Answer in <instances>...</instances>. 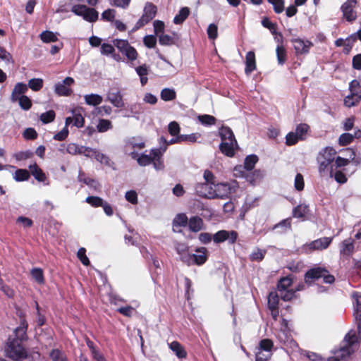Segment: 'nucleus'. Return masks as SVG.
<instances>
[{
	"label": "nucleus",
	"mask_w": 361,
	"mask_h": 361,
	"mask_svg": "<svg viewBox=\"0 0 361 361\" xmlns=\"http://www.w3.org/2000/svg\"><path fill=\"white\" fill-rule=\"evenodd\" d=\"M319 164V173L322 177L333 178L334 163L326 162V161H317Z\"/></svg>",
	"instance_id": "obj_18"
},
{
	"label": "nucleus",
	"mask_w": 361,
	"mask_h": 361,
	"mask_svg": "<svg viewBox=\"0 0 361 361\" xmlns=\"http://www.w3.org/2000/svg\"><path fill=\"white\" fill-rule=\"evenodd\" d=\"M72 118V123L74 126L77 128H82L84 126V118L80 114L77 113L75 111H73V116Z\"/></svg>",
	"instance_id": "obj_49"
},
{
	"label": "nucleus",
	"mask_w": 361,
	"mask_h": 361,
	"mask_svg": "<svg viewBox=\"0 0 361 361\" xmlns=\"http://www.w3.org/2000/svg\"><path fill=\"white\" fill-rule=\"evenodd\" d=\"M292 285V279L290 277H283L278 283V291L286 290Z\"/></svg>",
	"instance_id": "obj_52"
},
{
	"label": "nucleus",
	"mask_w": 361,
	"mask_h": 361,
	"mask_svg": "<svg viewBox=\"0 0 361 361\" xmlns=\"http://www.w3.org/2000/svg\"><path fill=\"white\" fill-rule=\"evenodd\" d=\"M27 86L26 84L23 82H18L11 93V102H15L18 101L22 95V94L25 93L27 91Z\"/></svg>",
	"instance_id": "obj_25"
},
{
	"label": "nucleus",
	"mask_w": 361,
	"mask_h": 361,
	"mask_svg": "<svg viewBox=\"0 0 361 361\" xmlns=\"http://www.w3.org/2000/svg\"><path fill=\"white\" fill-rule=\"evenodd\" d=\"M203 221L201 218L198 216H193L189 219L188 226L190 231L193 232H198L202 228Z\"/></svg>",
	"instance_id": "obj_29"
},
{
	"label": "nucleus",
	"mask_w": 361,
	"mask_h": 361,
	"mask_svg": "<svg viewBox=\"0 0 361 361\" xmlns=\"http://www.w3.org/2000/svg\"><path fill=\"white\" fill-rule=\"evenodd\" d=\"M237 147L238 143L236 140H231L229 141V143H227V141H222L219 145L221 152L230 157L234 155L235 150Z\"/></svg>",
	"instance_id": "obj_20"
},
{
	"label": "nucleus",
	"mask_w": 361,
	"mask_h": 361,
	"mask_svg": "<svg viewBox=\"0 0 361 361\" xmlns=\"http://www.w3.org/2000/svg\"><path fill=\"white\" fill-rule=\"evenodd\" d=\"M197 254L185 255L181 257V260L188 265L195 264L202 265L205 263L207 259V250L205 247H200L196 250Z\"/></svg>",
	"instance_id": "obj_5"
},
{
	"label": "nucleus",
	"mask_w": 361,
	"mask_h": 361,
	"mask_svg": "<svg viewBox=\"0 0 361 361\" xmlns=\"http://www.w3.org/2000/svg\"><path fill=\"white\" fill-rule=\"evenodd\" d=\"M49 357L51 361H67L65 353L59 349L52 350L49 354Z\"/></svg>",
	"instance_id": "obj_40"
},
{
	"label": "nucleus",
	"mask_w": 361,
	"mask_h": 361,
	"mask_svg": "<svg viewBox=\"0 0 361 361\" xmlns=\"http://www.w3.org/2000/svg\"><path fill=\"white\" fill-rule=\"evenodd\" d=\"M189 13L190 11L188 8H182L179 11V13L174 17L173 23L175 24L182 23L187 18Z\"/></svg>",
	"instance_id": "obj_37"
},
{
	"label": "nucleus",
	"mask_w": 361,
	"mask_h": 361,
	"mask_svg": "<svg viewBox=\"0 0 361 361\" xmlns=\"http://www.w3.org/2000/svg\"><path fill=\"white\" fill-rule=\"evenodd\" d=\"M299 140L300 139L294 132H290L286 136V144L288 146H291L295 145Z\"/></svg>",
	"instance_id": "obj_62"
},
{
	"label": "nucleus",
	"mask_w": 361,
	"mask_h": 361,
	"mask_svg": "<svg viewBox=\"0 0 361 361\" xmlns=\"http://www.w3.org/2000/svg\"><path fill=\"white\" fill-rule=\"evenodd\" d=\"M152 161L153 155L152 154V152H150V154H142L137 159L138 164L142 166L149 165L152 163Z\"/></svg>",
	"instance_id": "obj_46"
},
{
	"label": "nucleus",
	"mask_w": 361,
	"mask_h": 361,
	"mask_svg": "<svg viewBox=\"0 0 361 361\" xmlns=\"http://www.w3.org/2000/svg\"><path fill=\"white\" fill-rule=\"evenodd\" d=\"M86 202L94 207H102L103 205V200L97 196H89L86 198Z\"/></svg>",
	"instance_id": "obj_56"
},
{
	"label": "nucleus",
	"mask_w": 361,
	"mask_h": 361,
	"mask_svg": "<svg viewBox=\"0 0 361 361\" xmlns=\"http://www.w3.org/2000/svg\"><path fill=\"white\" fill-rule=\"evenodd\" d=\"M219 135L222 141L236 140L231 129L226 126H223L219 129Z\"/></svg>",
	"instance_id": "obj_31"
},
{
	"label": "nucleus",
	"mask_w": 361,
	"mask_h": 361,
	"mask_svg": "<svg viewBox=\"0 0 361 361\" xmlns=\"http://www.w3.org/2000/svg\"><path fill=\"white\" fill-rule=\"evenodd\" d=\"M198 120L202 125L204 126L214 125L216 122L215 117L207 114L199 116Z\"/></svg>",
	"instance_id": "obj_53"
},
{
	"label": "nucleus",
	"mask_w": 361,
	"mask_h": 361,
	"mask_svg": "<svg viewBox=\"0 0 361 361\" xmlns=\"http://www.w3.org/2000/svg\"><path fill=\"white\" fill-rule=\"evenodd\" d=\"M27 328V322L23 319L20 322V325L17 327L14 331V338L10 337L11 339L18 340V342H21L26 339V331Z\"/></svg>",
	"instance_id": "obj_22"
},
{
	"label": "nucleus",
	"mask_w": 361,
	"mask_h": 361,
	"mask_svg": "<svg viewBox=\"0 0 361 361\" xmlns=\"http://www.w3.org/2000/svg\"><path fill=\"white\" fill-rule=\"evenodd\" d=\"M258 158L256 155L252 154L247 156L244 162V167L247 171H250L254 169L255 164L257 162Z\"/></svg>",
	"instance_id": "obj_48"
},
{
	"label": "nucleus",
	"mask_w": 361,
	"mask_h": 361,
	"mask_svg": "<svg viewBox=\"0 0 361 361\" xmlns=\"http://www.w3.org/2000/svg\"><path fill=\"white\" fill-rule=\"evenodd\" d=\"M74 83L73 78L66 77L62 82L55 85V92L59 96H69L72 93V90L68 87Z\"/></svg>",
	"instance_id": "obj_13"
},
{
	"label": "nucleus",
	"mask_w": 361,
	"mask_h": 361,
	"mask_svg": "<svg viewBox=\"0 0 361 361\" xmlns=\"http://www.w3.org/2000/svg\"><path fill=\"white\" fill-rule=\"evenodd\" d=\"M5 355L14 361H19L27 357V353L18 340L8 338L5 346Z\"/></svg>",
	"instance_id": "obj_1"
},
{
	"label": "nucleus",
	"mask_w": 361,
	"mask_h": 361,
	"mask_svg": "<svg viewBox=\"0 0 361 361\" xmlns=\"http://www.w3.org/2000/svg\"><path fill=\"white\" fill-rule=\"evenodd\" d=\"M308 212V206L305 204H301L293 209V216L295 218H304Z\"/></svg>",
	"instance_id": "obj_32"
},
{
	"label": "nucleus",
	"mask_w": 361,
	"mask_h": 361,
	"mask_svg": "<svg viewBox=\"0 0 361 361\" xmlns=\"http://www.w3.org/2000/svg\"><path fill=\"white\" fill-rule=\"evenodd\" d=\"M350 94L356 97V99H361V85L357 80L351 81L349 85Z\"/></svg>",
	"instance_id": "obj_33"
},
{
	"label": "nucleus",
	"mask_w": 361,
	"mask_h": 361,
	"mask_svg": "<svg viewBox=\"0 0 361 361\" xmlns=\"http://www.w3.org/2000/svg\"><path fill=\"white\" fill-rule=\"evenodd\" d=\"M160 97L165 102L172 101L176 99V93L173 89L164 88L161 90Z\"/></svg>",
	"instance_id": "obj_35"
},
{
	"label": "nucleus",
	"mask_w": 361,
	"mask_h": 361,
	"mask_svg": "<svg viewBox=\"0 0 361 361\" xmlns=\"http://www.w3.org/2000/svg\"><path fill=\"white\" fill-rule=\"evenodd\" d=\"M280 298L284 301H289L295 297V290L289 289L286 290L279 291Z\"/></svg>",
	"instance_id": "obj_58"
},
{
	"label": "nucleus",
	"mask_w": 361,
	"mask_h": 361,
	"mask_svg": "<svg viewBox=\"0 0 361 361\" xmlns=\"http://www.w3.org/2000/svg\"><path fill=\"white\" fill-rule=\"evenodd\" d=\"M30 274L33 279L39 284L44 283L43 271L40 268H34L30 271Z\"/></svg>",
	"instance_id": "obj_39"
},
{
	"label": "nucleus",
	"mask_w": 361,
	"mask_h": 361,
	"mask_svg": "<svg viewBox=\"0 0 361 361\" xmlns=\"http://www.w3.org/2000/svg\"><path fill=\"white\" fill-rule=\"evenodd\" d=\"M112 128V124L110 121L101 119L97 125L99 132H106Z\"/></svg>",
	"instance_id": "obj_61"
},
{
	"label": "nucleus",
	"mask_w": 361,
	"mask_h": 361,
	"mask_svg": "<svg viewBox=\"0 0 361 361\" xmlns=\"http://www.w3.org/2000/svg\"><path fill=\"white\" fill-rule=\"evenodd\" d=\"M355 301V318L357 326L358 334H361V294L355 293L353 294Z\"/></svg>",
	"instance_id": "obj_15"
},
{
	"label": "nucleus",
	"mask_w": 361,
	"mask_h": 361,
	"mask_svg": "<svg viewBox=\"0 0 361 361\" xmlns=\"http://www.w3.org/2000/svg\"><path fill=\"white\" fill-rule=\"evenodd\" d=\"M238 238V233L235 231L221 230L216 233L213 236L215 243H219L228 240L230 243H234Z\"/></svg>",
	"instance_id": "obj_12"
},
{
	"label": "nucleus",
	"mask_w": 361,
	"mask_h": 361,
	"mask_svg": "<svg viewBox=\"0 0 361 361\" xmlns=\"http://www.w3.org/2000/svg\"><path fill=\"white\" fill-rule=\"evenodd\" d=\"M188 223V217L185 214H178L173 221V226H185Z\"/></svg>",
	"instance_id": "obj_51"
},
{
	"label": "nucleus",
	"mask_w": 361,
	"mask_h": 361,
	"mask_svg": "<svg viewBox=\"0 0 361 361\" xmlns=\"http://www.w3.org/2000/svg\"><path fill=\"white\" fill-rule=\"evenodd\" d=\"M27 88H30L35 92L40 90L43 87V80L42 78H32L28 81Z\"/></svg>",
	"instance_id": "obj_42"
},
{
	"label": "nucleus",
	"mask_w": 361,
	"mask_h": 361,
	"mask_svg": "<svg viewBox=\"0 0 361 361\" xmlns=\"http://www.w3.org/2000/svg\"><path fill=\"white\" fill-rule=\"evenodd\" d=\"M341 257H349L354 252V244L352 239L348 238L342 241L339 245Z\"/></svg>",
	"instance_id": "obj_17"
},
{
	"label": "nucleus",
	"mask_w": 361,
	"mask_h": 361,
	"mask_svg": "<svg viewBox=\"0 0 361 361\" xmlns=\"http://www.w3.org/2000/svg\"><path fill=\"white\" fill-rule=\"evenodd\" d=\"M39 37L41 40L44 43L54 42L58 40L56 33L48 30L42 32Z\"/></svg>",
	"instance_id": "obj_34"
},
{
	"label": "nucleus",
	"mask_w": 361,
	"mask_h": 361,
	"mask_svg": "<svg viewBox=\"0 0 361 361\" xmlns=\"http://www.w3.org/2000/svg\"><path fill=\"white\" fill-rule=\"evenodd\" d=\"M55 116V112L53 110H49L41 114L40 120L43 123H49L54 120Z\"/></svg>",
	"instance_id": "obj_54"
},
{
	"label": "nucleus",
	"mask_w": 361,
	"mask_h": 361,
	"mask_svg": "<svg viewBox=\"0 0 361 361\" xmlns=\"http://www.w3.org/2000/svg\"><path fill=\"white\" fill-rule=\"evenodd\" d=\"M271 356L269 351H264L257 348L256 351L255 361H268Z\"/></svg>",
	"instance_id": "obj_50"
},
{
	"label": "nucleus",
	"mask_w": 361,
	"mask_h": 361,
	"mask_svg": "<svg viewBox=\"0 0 361 361\" xmlns=\"http://www.w3.org/2000/svg\"><path fill=\"white\" fill-rule=\"evenodd\" d=\"M279 338L286 345H290L292 348L297 346L296 343L293 340L292 338L288 336L287 332L285 330L280 331L279 334Z\"/></svg>",
	"instance_id": "obj_36"
},
{
	"label": "nucleus",
	"mask_w": 361,
	"mask_h": 361,
	"mask_svg": "<svg viewBox=\"0 0 361 361\" xmlns=\"http://www.w3.org/2000/svg\"><path fill=\"white\" fill-rule=\"evenodd\" d=\"M336 150L330 147L322 149L318 154L317 161H326V162L334 163Z\"/></svg>",
	"instance_id": "obj_21"
},
{
	"label": "nucleus",
	"mask_w": 361,
	"mask_h": 361,
	"mask_svg": "<svg viewBox=\"0 0 361 361\" xmlns=\"http://www.w3.org/2000/svg\"><path fill=\"white\" fill-rule=\"evenodd\" d=\"M30 178V173L26 169H18L13 174V178L18 181L27 180Z\"/></svg>",
	"instance_id": "obj_38"
},
{
	"label": "nucleus",
	"mask_w": 361,
	"mask_h": 361,
	"mask_svg": "<svg viewBox=\"0 0 361 361\" xmlns=\"http://www.w3.org/2000/svg\"><path fill=\"white\" fill-rule=\"evenodd\" d=\"M234 185H231L228 183H218L214 185V199L221 198L224 199L229 197V195L235 192Z\"/></svg>",
	"instance_id": "obj_11"
},
{
	"label": "nucleus",
	"mask_w": 361,
	"mask_h": 361,
	"mask_svg": "<svg viewBox=\"0 0 361 361\" xmlns=\"http://www.w3.org/2000/svg\"><path fill=\"white\" fill-rule=\"evenodd\" d=\"M113 42L114 46L124 54L128 60L135 61L137 59L138 54L136 49L130 46L127 40L116 39Z\"/></svg>",
	"instance_id": "obj_8"
},
{
	"label": "nucleus",
	"mask_w": 361,
	"mask_h": 361,
	"mask_svg": "<svg viewBox=\"0 0 361 361\" xmlns=\"http://www.w3.org/2000/svg\"><path fill=\"white\" fill-rule=\"evenodd\" d=\"M357 4V0H347L341 7L343 18L348 22L354 21L357 18V13L354 10Z\"/></svg>",
	"instance_id": "obj_9"
},
{
	"label": "nucleus",
	"mask_w": 361,
	"mask_h": 361,
	"mask_svg": "<svg viewBox=\"0 0 361 361\" xmlns=\"http://www.w3.org/2000/svg\"><path fill=\"white\" fill-rule=\"evenodd\" d=\"M157 12V6L151 2H147L143 9V13L136 23L134 30L140 29L149 23L155 17Z\"/></svg>",
	"instance_id": "obj_3"
},
{
	"label": "nucleus",
	"mask_w": 361,
	"mask_h": 361,
	"mask_svg": "<svg viewBox=\"0 0 361 361\" xmlns=\"http://www.w3.org/2000/svg\"><path fill=\"white\" fill-rule=\"evenodd\" d=\"M278 63L283 65L287 59L286 50L283 45H278L276 49Z\"/></svg>",
	"instance_id": "obj_43"
},
{
	"label": "nucleus",
	"mask_w": 361,
	"mask_h": 361,
	"mask_svg": "<svg viewBox=\"0 0 361 361\" xmlns=\"http://www.w3.org/2000/svg\"><path fill=\"white\" fill-rule=\"evenodd\" d=\"M266 253L267 252L265 250L255 248L250 254V259L251 261L260 262L264 259Z\"/></svg>",
	"instance_id": "obj_45"
},
{
	"label": "nucleus",
	"mask_w": 361,
	"mask_h": 361,
	"mask_svg": "<svg viewBox=\"0 0 361 361\" xmlns=\"http://www.w3.org/2000/svg\"><path fill=\"white\" fill-rule=\"evenodd\" d=\"M84 99L85 103L90 106L99 105L103 101L102 97L97 94H86L84 96Z\"/></svg>",
	"instance_id": "obj_30"
},
{
	"label": "nucleus",
	"mask_w": 361,
	"mask_h": 361,
	"mask_svg": "<svg viewBox=\"0 0 361 361\" xmlns=\"http://www.w3.org/2000/svg\"><path fill=\"white\" fill-rule=\"evenodd\" d=\"M20 106L24 110H29L32 106V102L30 99L25 96L22 95L19 99H18Z\"/></svg>",
	"instance_id": "obj_55"
},
{
	"label": "nucleus",
	"mask_w": 361,
	"mask_h": 361,
	"mask_svg": "<svg viewBox=\"0 0 361 361\" xmlns=\"http://www.w3.org/2000/svg\"><path fill=\"white\" fill-rule=\"evenodd\" d=\"M269 3L274 6V10L276 13H281L284 10L283 0H267Z\"/></svg>",
	"instance_id": "obj_57"
},
{
	"label": "nucleus",
	"mask_w": 361,
	"mask_h": 361,
	"mask_svg": "<svg viewBox=\"0 0 361 361\" xmlns=\"http://www.w3.org/2000/svg\"><path fill=\"white\" fill-rule=\"evenodd\" d=\"M166 147H160L152 149V154L153 155L152 164L156 170H162L164 168L163 160L161 157L164 152L166 151Z\"/></svg>",
	"instance_id": "obj_16"
},
{
	"label": "nucleus",
	"mask_w": 361,
	"mask_h": 361,
	"mask_svg": "<svg viewBox=\"0 0 361 361\" xmlns=\"http://www.w3.org/2000/svg\"><path fill=\"white\" fill-rule=\"evenodd\" d=\"M335 180L339 183H345L347 181L345 175L341 171L334 170V175Z\"/></svg>",
	"instance_id": "obj_64"
},
{
	"label": "nucleus",
	"mask_w": 361,
	"mask_h": 361,
	"mask_svg": "<svg viewBox=\"0 0 361 361\" xmlns=\"http://www.w3.org/2000/svg\"><path fill=\"white\" fill-rule=\"evenodd\" d=\"M324 279L326 283H332L335 279L333 275L329 274V271L325 268L317 267L310 269L305 275V282H308L309 279Z\"/></svg>",
	"instance_id": "obj_2"
},
{
	"label": "nucleus",
	"mask_w": 361,
	"mask_h": 361,
	"mask_svg": "<svg viewBox=\"0 0 361 361\" xmlns=\"http://www.w3.org/2000/svg\"><path fill=\"white\" fill-rule=\"evenodd\" d=\"M30 173L35 177L36 180L39 182H43L46 180L47 177L42 170L37 166L36 163L29 166Z\"/></svg>",
	"instance_id": "obj_26"
},
{
	"label": "nucleus",
	"mask_w": 361,
	"mask_h": 361,
	"mask_svg": "<svg viewBox=\"0 0 361 361\" xmlns=\"http://www.w3.org/2000/svg\"><path fill=\"white\" fill-rule=\"evenodd\" d=\"M361 137V130H357L354 135L348 133H343L340 135L338 139V143L341 146H345L351 143L355 138H359Z\"/></svg>",
	"instance_id": "obj_23"
},
{
	"label": "nucleus",
	"mask_w": 361,
	"mask_h": 361,
	"mask_svg": "<svg viewBox=\"0 0 361 361\" xmlns=\"http://www.w3.org/2000/svg\"><path fill=\"white\" fill-rule=\"evenodd\" d=\"M292 42L295 52L300 54L308 53L310 47L313 45L311 42L301 39H295Z\"/></svg>",
	"instance_id": "obj_19"
},
{
	"label": "nucleus",
	"mask_w": 361,
	"mask_h": 361,
	"mask_svg": "<svg viewBox=\"0 0 361 361\" xmlns=\"http://www.w3.org/2000/svg\"><path fill=\"white\" fill-rule=\"evenodd\" d=\"M198 137L197 134L192 133L190 135H179V140L180 142H195Z\"/></svg>",
	"instance_id": "obj_63"
},
{
	"label": "nucleus",
	"mask_w": 361,
	"mask_h": 361,
	"mask_svg": "<svg viewBox=\"0 0 361 361\" xmlns=\"http://www.w3.org/2000/svg\"><path fill=\"white\" fill-rule=\"evenodd\" d=\"M169 348L176 354L178 358H185L187 353L181 344L178 341H173L169 344Z\"/></svg>",
	"instance_id": "obj_27"
},
{
	"label": "nucleus",
	"mask_w": 361,
	"mask_h": 361,
	"mask_svg": "<svg viewBox=\"0 0 361 361\" xmlns=\"http://www.w3.org/2000/svg\"><path fill=\"white\" fill-rule=\"evenodd\" d=\"M355 98L356 97L353 94H350L346 96L344 99L345 106L350 108L357 105L360 102V99H356Z\"/></svg>",
	"instance_id": "obj_60"
},
{
	"label": "nucleus",
	"mask_w": 361,
	"mask_h": 361,
	"mask_svg": "<svg viewBox=\"0 0 361 361\" xmlns=\"http://www.w3.org/2000/svg\"><path fill=\"white\" fill-rule=\"evenodd\" d=\"M279 293L271 292L268 297V305L269 309L278 308Z\"/></svg>",
	"instance_id": "obj_47"
},
{
	"label": "nucleus",
	"mask_w": 361,
	"mask_h": 361,
	"mask_svg": "<svg viewBox=\"0 0 361 361\" xmlns=\"http://www.w3.org/2000/svg\"><path fill=\"white\" fill-rule=\"evenodd\" d=\"M106 101L109 102L116 108H123L125 106L123 95L120 90L117 87H111L108 90L106 93Z\"/></svg>",
	"instance_id": "obj_10"
},
{
	"label": "nucleus",
	"mask_w": 361,
	"mask_h": 361,
	"mask_svg": "<svg viewBox=\"0 0 361 361\" xmlns=\"http://www.w3.org/2000/svg\"><path fill=\"white\" fill-rule=\"evenodd\" d=\"M344 341L346 343V344L340 349L341 354V355H338V357H341L343 358L345 356H349L351 355L354 352L353 346L355 344L360 343V338H359L355 331H350L345 336Z\"/></svg>",
	"instance_id": "obj_6"
},
{
	"label": "nucleus",
	"mask_w": 361,
	"mask_h": 361,
	"mask_svg": "<svg viewBox=\"0 0 361 361\" xmlns=\"http://www.w3.org/2000/svg\"><path fill=\"white\" fill-rule=\"evenodd\" d=\"M333 238L324 237L309 243L305 244L302 249L304 252L310 253L313 251H319L326 249L331 243Z\"/></svg>",
	"instance_id": "obj_7"
},
{
	"label": "nucleus",
	"mask_w": 361,
	"mask_h": 361,
	"mask_svg": "<svg viewBox=\"0 0 361 361\" xmlns=\"http://www.w3.org/2000/svg\"><path fill=\"white\" fill-rule=\"evenodd\" d=\"M256 69L255 54L254 51H248L245 56V72L247 75H250Z\"/></svg>",
	"instance_id": "obj_24"
},
{
	"label": "nucleus",
	"mask_w": 361,
	"mask_h": 361,
	"mask_svg": "<svg viewBox=\"0 0 361 361\" xmlns=\"http://www.w3.org/2000/svg\"><path fill=\"white\" fill-rule=\"evenodd\" d=\"M214 185L206 182L197 183L195 186L196 193L202 197L214 199Z\"/></svg>",
	"instance_id": "obj_14"
},
{
	"label": "nucleus",
	"mask_w": 361,
	"mask_h": 361,
	"mask_svg": "<svg viewBox=\"0 0 361 361\" xmlns=\"http://www.w3.org/2000/svg\"><path fill=\"white\" fill-rule=\"evenodd\" d=\"M71 11L88 22H95L99 17V13L94 8H89L85 5H75L72 7Z\"/></svg>",
	"instance_id": "obj_4"
},
{
	"label": "nucleus",
	"mask_w": 361,
	"mask_h": 361,
	"mask_svg": "<svg viewBox=\"0 0 361 361\" xmlns=\"http://www.w3.org/2000/svg\"><path fill=\"white\" fill-rule=\"evenodd\" d=\"M273 348V342L270 339H263L259 342L258 348L264 351H269L271 353Z\"/></svg>",
	"instance_id": "obj_59"
},
{
	"label": "nucleus",
	"mask_w": 361,
	"mask_h": 361,
	"mask_svg": "<svg viewBox=\"0 0 361 361\" xmlns=\"http://www.w3.org/2000/svg\"><path fill=\"white\" fill-rule=\"evenodd\" d=\"M159 42L161 45L170 46L175 44L176 39L173 36L162 32L159 35Z\"/></svg>",
	"instance_id": "obj_41"
},
{
	"label": "nucleus",
	"mask_w": 361,
	"mask_h": 361,
	"mask_svg": "<svg viewBox=\"0 0 361 361\" xmlns=\"http://www.w3.org/2000/svg\"><path fill=\"white\" fill-rule=\"evenodd\" d=\"M309 126L306 123H300L297 126L295 134H296L299 138L302 140L305 138V135L309 130Z\"/></svg>",
	"instance_id": "obj_44"
},
{
	"label": "nucleus",
	"mask_w": 361,
	"mask_h": 361,
	"mask_svg": "<svg viewBox=\"0 0 361 361\" xmlns=\"http://www.w3.org/2000/svg\"><path fill=\"white\" fill-rule=\"evenodd\" d=\"M71 123L72 118H71V116L67 117L65 121V127L54 136V139L58 141L64 140L68 135V126H70Z\"/></svg>",
	"instance_id": "obj_28"
}]
</instances>
